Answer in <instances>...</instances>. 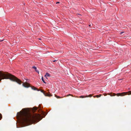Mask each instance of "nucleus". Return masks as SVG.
I'll list each match as a JSON object with an SVG mask.
<instances>
[{"label": "nucleus", "mask_w": 131, "mask_h": 131, "mask_svg": "<svg viewBox=\"0 0 131 131\" xmlns=\"http://www.w3.org/2000/svg\"><path fill=\"white\" fill-rule=\"evenodd\" d=\"M17 115V117L20 120L23 124L32 123L38 120L40 116L39 115H32L28 110L25 108L23 109L21 111L18 112Z\"/></svg>", "instance_id": "nucleus-1"}, {"label": "nucleus", "mask_w": 131, "mask_h": 131, "mask_svg": "<svg viewBox=\"0 0 131 131\" xmlns=\"http://www.w3.org/2000/svg\"><path fill=\"white\" fill-rule=\"evenodd\" d=\"M9 79L14 81L17 82L19 84H21V81L15 76L7 72L0 71V82L2 79Z\"/></svg>", "instance_id": "nucleus-2"}, {"label": "nucleus", "mask_w": 131, "mask_h": 131, "mask_svg": "<svg viewBox=\"0 0 131 131\" xmlns=\"http://www.w3.org/2000/svg\"><path fill=\"white\" fill-rule=\"evenodd\" d=\"M128 94L130 95L131 94V91H129V92H123L121 93H117L116 95L117 96H123L124 95H125Z\"/></svg>", "instance_id": "nucleus-3"}, {"label": "nucleus", "mask_w": 131, "mask_h": 131, "mask_svg": "<svg viewBox=\"0 0 131 131\" xmlns=\"http://www.w3.org/2000/svg\"><path fill=\"white\" fill-rule=\"evenodd\" d=\"M41 92L43 93L44 95L46 96H52V95L50 94H49L48 93H45V92L43 90H41Z\"/></svg>", "instance_id": "nucleus-4"}, {"label": "nucleus", "mask_w": 131, "mask_h": 131, "mask_svg": "<svg viewBox=\"0 0 131 131\" xmlns=\"http://www.w3.org/2000/svg\"><path fill=\"white\" fill-rule=\"evenodd\" d=\"M22 85L25 88H28L30 87V84L26 82L23 83Z\"/></svg>", "instance_id": "nucleus-5"}, {"label": "nucleus", "mask_w": 131, "mask_h": 131, "mask_svg": "<svg viewBox=\"0 0 131 131\" xmlns=\"http://www.w3.org/2000/svg\"><path fill=\"white\" fill-rule=\"evenodd\" d=\"M107 95H110L111 96H115L116 95V94L115 93H108L107 94H104V95L105 96H106Z\"/></svg>", "instance_id": "nucleus-6"}, {"label": "nucleus", "mask_w": 131, "mask_h": 131, "mask_svg": "<svg viewBox=\"0 0 131 131\" xmlns=\"http://www.w3.org/2000/svg\"><path fill=\"white\" fill-rule=\"evenodd\" d=\"M31 89L34 90H37L38 91H39V90L37 88L35 87L34 86H31Z\"/></svg>", "instance_id": "nucleus-7"}, {"label": "nucleus", "mask_w": 131, "mask_h": 131, "mask_svg": "<svg viewBox=\"0 0 131 131\" xmlns=\"http://www.w3.org/2000/svg\"><path fill=\"white\" fill-rule=\"evenodd\" d=\"M50 76V74L48 73H46L45 75V77L46 78L47 77Z\"/></svg>", "instance_id": "nucleus-8"}, {"label": "nucleus", "mask_w": 131, "mask_h": 131, "mask_svg": "<svg viewBox=\"0 0 131 131\" xmlns=\"http://www.w3.org/2000/svg\"><path fill=\"white\" fill-rule=\"evenodd\" d=\"M101 96H102L101 94H100L99 95H96V96H93L94 97H96L98 98L99 97H100Z\"/></svg>", "instance_id": "nucleus-9"}, {"label": "nucleus", "mask_w": 131, "mask_h": 131, "mask_svg": "<svg viewBox=\"0 0 131 131\" xmlns=\"http://www.w3.org/2000/svg\"><path fill=\"white\" fill-rule=\"evenodd\" d=\"M92 96V95L90 94L89 95H86V96H85V97H91Z\"/></svg>", "instance_id": "nucleus-10"}, {"label": "nucleus", "mask_w": 131, "mask_h": 131, "mask_svg": "<svg viewBox=\"0 0 131 131\" xmlns=\"http://www.w3.org/2000/svg\"><path fill=\"white\" fill-rule=\"evenodd\" d=\"M41 80L42 81H43V82L45 84L46 83L45 82L44 80L43 79V77H42L41 78Z\"/></svg>", "instance_id": "nucleus-11"}, {"label": "nucleus", "mask_w": 131, "mask_h": 131, "mask_svg": "<svg viewBox=\"0 0 131 131\" xmlns=\"http://www.w3.org/2000/svg\"><path fill=\"white\" fill-rule=\"evenodd\" d=\"M37 109V108L36 107H34L33 108V111H36Z\"/></svg>", "instance_id": "nucleus-12"}, {"label": "nucleus", "mask_w": 131, "mask_h": 131, "mask_svg": "<svg viewBox=\"0 0 131 131\" xmlns=\"http://www.w3.org/2000/svg\"><path fill=\"white\" fill-rule=\"evenodd\" d=\"M55 96L57 99L61 98H62V97H59V96H57L56 95H55Z\"/></svg>", "instance_id": "nucleus-13"}, {"label": "nucleus", "mask_w": 131, "mask_h": 131, "mask_svg": "<svg viewBox=\"0 0 131 131\" xmlns=\"http://www.w3.org/2000/svg\"><path fill=\"white\" fill-rule=\"evenodd\" d=\"M85 96H81L80 97V98H83L84 97H85Z\"/></svg>", "instance_id": "nucleus-14"}, {"label": "nucleus", "mask_w": 131, "mask_h": 131, "mask_svg": "<svg viewBox=\"0 0 131 131\" xmlns=\"http://www.w3.org/2000/svg\"><path fill=\"white\" fill-rule=\"evenodd\" d=\"M32 68H33L35 69V70H36V69H37L36 67L35 66H34V67H32Z\"/></svg>", "instance_id": "nucleus-15"}, {"label": "nucleus", "mask_w": 131, "mask_h": 131, "mask_svg": "<svg viewBox=\"0 0 131 131\" xmlns=\"http://www.w3.org/2000/svg\"><path fill=\"white\" fill-rule=\"evenodd\" d=\"M2 118V115L0 113V120H1Z\"/></svg>", "instance_id": "nucleus-16"}, {"label": "nucleus", "mask_w": 131, "mask_h": 131, "mask_svg": "<svg viewBox=\"0 0 131 131\" xmlns=\"http://www.w3.org/2000/svg\"><path fill=\"white\" fill-rule=\"evenodd\" d=\"M35 70L36 71V72H38V73L39 74V71L38 70H37V69H36V70Z\"/></svg>", "instance_id": "nucleus-17"}, {"label": "nucleus", "mask_w": 131, "mask_h": 131, "mask_svg": "<svg viewBox=\"0 0 131 131\" xmlns=\"http://www.w3.org/2000/svg\"><path fill=\"white\" fill-rule=\"evenodd\" d=\"M69 95H71V96H72L73 97H74L72 95H71L70 94H69V95H67V96H69Z\"/></svg>", "instance_id": "nucleus-18"}, {"label": "nucleus", "mask_w": 131, "mask_h": 131, "mask_svg": "<svg viewBox=\"0 0 131 131\" xmlns=\"http://www.w3.org/2000/svg\"><path fill=\"white\" fill-rule=\"evenodd\" d=\"M57 61V60H54L53 61V62H55V61Z\"/></svg>", "instance_id": "nucleus-19"}, {"label": "nucleus", "mask_w": 131, "mask_h": 131, "mask_svg": "<svg viewBox=\"0 0 131 131\" xmlns=\"http://www.w3.org/2000/svg\"><path fill=\"white\" fill-rule=\"evenodd\" d=\"M59 3V2H56V4H58V3Z\"/></svg>", "instance_id": "nucleus-20"}, {"label": "nucleus", "mask_w": 131, "mask_h": 131, "mask_svg": "<svg viewBox=\"0 0 131 131\" xmlns=\"http://www.w3.org/2000/svg\"><path fill=\"white\" fill-rule=\"evenodd\" d=\"M3 40H4L3 39V40H2L0 41H3Z\"/></svg>", "instance_id": "nucleus-21"}, {"label": "nucleus", "mask_w": 131, "mask_h": 131, "mask_svg": "<svg viewBox=\"0 0 131 131\" xmlns=\"http://www.w3.org/2000/svg\"><path fill=\"white\" fill-rule=\"evenodd\" d=\"M47 91H49V90H47Z\"/></svg>", "instance_id": "nucleus-22"}, {"label": "nucleus", "mask_w": 131, "mask_h": 131, "mask_svg": "<svg viewBox=\"0 0 131 131\" xmlns=\"http://www.w3.org/2000/svg\"><path fill=\"white\" fill-rule=\"evenodd\" d=\"M89 26H91V25H89Z\"/></svg>", "instance_id": "nucleus-23"}, {"label": "nucleus", "mask_w": 131, "mask_h": 131, "mask_svg": "<svg viewBox=\"0 0 131 131\" xmlns=\"http://www.w3.org/2000/svg\"><path fill=\"white\" fill-rule=\"evenodd\" d=\"M75 97H78V96H75Z\"/></svg>", "instance_id": "nucleus-24"}, {"label": "nucleus", "mask_w": 131, "mask_h": 131, "mask_svg": "<svg viewBox=\"0 0 131 131\" xmlns=\"http://www.w3.org/2000/svg\"><path fill=\"white\" fill-rule=\"evenodd\" d=\"M123 33V32H122L121 33V34H122V33Z\"/></svg>", "instance_id": "nucleus-25"}]
</instances>
